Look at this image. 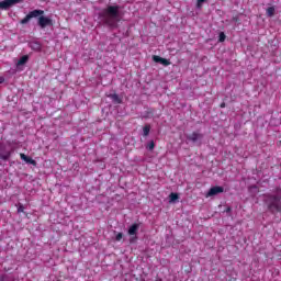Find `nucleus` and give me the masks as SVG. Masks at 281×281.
<instances>
[{"instance_id":"1","label":"nucleus","mask_w":281,"mask_h":281,"mask_svg":"<svg viewBox=\"0 0 281 281\" xmlns=\"http://www.w3.org/2000/svg\"><path fill=\"white\" fill-rule=\"evenodd\" d=\"M102 21L110 25V27H115L120 23V7H108L100 14Z\"/></svg>"},{"instance_id":"2","label":"nucleus","mask_w":281,"mask_h":281,"mask_svg":"<svg viewBox=\"0 0 281 281\" xmlns=\"http://www.w3.org/2000/svg\"><path fill=\"white\" fill-rule=\"evenodd\" d=\"M268 207L270 212L276 214V212H281V202L278 198H269L268 200Z\"/></svg>"},{"instance_id":"3","label":"nucleus","mask_w":281,"mask_h":281,"mask_svg":"<svg viewBox=\"0 0 281 281\" xmlns=\"http://www.w3.org/2000/svg\"><path fill=\"white\" fill-rule=\"evenodd\" d=\"M37 23H38L40 27H42V30H45V27H47V25H52V19L42 15L38 18Z\"/></svg>"},{"instance_id":"4","label":"nucleus","mask_w":281,"mask_h":281,"mask_svg":"<svg viewBox=\"0 0 281 281\" xmlns=\"http://www.w3.org/2000/svg\"><path fill=\"white\" fill-rule=\"evenodd\" d=\"M21 0H4L0 2V10H8V8H12V5L19 3Z\"/></svg>"},{"instance_id":"5","label":"nucleus","mask_w":281,"mask_h":281,"mask_svg":"<svg viewBox=\"0 0 281 281\" xmlns=\"http://www.w3.org/2000/svg\"><path fill=\"white\" fill-rule=\"evenodd\" d=\"M223 192H224L223 187H213L206 193V199H209V196H216V194H221Z\"/></svg>"},{"instance_id":"6","label":"nucleus","mask_w":281,"mask_h":281,"mask_svg":"<svg viewBox=\"0 0 281 281\" xmlns=\"http://www.w3.org/2000/svg\"><path fill=\"white\" fill-rule=\"evenodd\" d=\"M153 60H154V63H160V65H164L165 67H168V65H170L168 59L159 57L157 55L153 56Z\"/></svg>"},{"instance_id":"7","label":"nucleus","mask_w":281,"mask_h":281,"mask_svg":"<svg viewBox=\"0 0 281 281\" xmlns=\"http://www.w3.org/2000/svg\"><path fill=\"white\" fill-rule=\"evenodd\" d=\"M45 14V11H43V10H33V11H31L30 13H29V16L31 18V19H38V16L41 18L42 15H44Z\"/></svg>"},{"instance_id":"8","label":"nucleus","mask_w":281,"mask_h":281,"mask_svg":"<svg viewBox=\"0 0 281 281\" xmlns=\"http://www.w3.org/2000/svg\"><path fill=\"white\" fill-rule=\"evenodd\" d=\"M203 138V134L193 132L191 135L188 136V139H190L191 142H199V139Z\"/></svg>"},{"instance_id":"9","label":"nucleus","mask_w":281,"mask_h":281,"mask_svg":"<svg viewBox=\"0 0 281 281\" xmlns=\"http://www.w3.org/2000/svg\"><path fill=\"white\" fill-rule=\"evenodd\" d=\"M20 157L23 161H25L26 164H31L32 166H36V160L27 157L25 154H20Z\"/></svg>"},{"instance_id":"10","label":"nucleus","mask_w":281,"mask_h":281,"mask_svg":"<svg viewBox=\"0 0 281 281\" xmlns=\"http://www.w3.org/2000/svg\"><path fill=\"white\" fill-rule=\"evenodd\" d=\"M137 229H139L138 224H134L128 228V235L130 236H135L137 234Z\"/></svg>"},{"instance_id":"11","label":"nucleus","mask_w":281,"mask_h":281,"mask_svg":"<svg viewBox=\"0 0 281 281\" xmlns=\"http://www.w3.org/2000/svg\"><path fill=\"white\" fill-rule=\"evenodd\" d=\"M30 57H27V55L22 56L19 61H18V66L21 67V65H25V63H27Z\"/></svg>"},{"instance_id":"12","label":"nucleus","mask_w":281,"mask_h":281,"mask_svg":"<svg viewBox=\"0 0 281 281\" xmlns=\"http://www.w3.org/2000/svg\"><path fill=\"white\" fill-rule=\"evenodd\" d=\"M178 200H179V195L177 193H170V195H169L170 203H175Z\"/></svg>"},{"instance_id":"13","label":"nucleus","mask_w":281,"mask_h":281,"mask_svg":"<svg viewBox=\"0 0 281 281\" xmlns=\"http://www.w3.org/2000/svg\"><path fill=\"white\" fill-rule=\"evenodd\" d=\"M273 14H276V8L269 7L267 9V16H273Z\"/></svg>"},{"instance_id":"14","label":"nucleus","mask_w":281,"mask_h":281,"mask_svg":"<svg viewBox=\"0 0 281 281\" xmlns=\"http://www.w3.org/2000/svg\"><path fill=\"white\" fill-rule=\"evenodd\" d=\"M150 134V125H146L144 128H143V135L145 137H148V135Z\"/></svg>"},{"instance_id":"15","label":"nucleus","mask_w":281,"mask_h":281,"mask_svg":"<svg viewBox=\"0 0 281 281\" xmlns=\"http://www.w3.org/2000/svg\"><path fill=\"white\" fill-rule=\"evenodd\" d=\"M32 18H30V14H27L24 19H22L21 20V24L22 25H25L26 23H30V20H31Z\"/></svg>"},{"instance_id":"16","label":"nucleus","mask_w":281,"mask_h":281,"mask_svg":"<svg viewBox=\"0 0 281 281\" xmlns=\"http://www.w3.org/2000/svg\"><path fill=\"white\" fill-rule=\"evenodd\" d=\"M111 99L114 101V102H117V104H120V102H122L120 100V97L117 94H111Z\"/></svg>"},{"instance_id":"17","label":"nucleus","mask_w":281,"mask_h":281,"mask_svg":"<svg viewBox=\"0 0 281 281\" xmlns=\"http://www.w3.org/2000/svg\"><path fill=\"white\" fill-rule=\"evenodd\" d=\"M147 148H148V150H154L155 149V142H149L148 144H147Z\"/></svg>"},{"instance_id":"18","label":"nucleus","mask_w":281,"mask_h":281,"mask_svg":"<svg viewBox=\"0 0 281 281\" xmlns=\"http://www.w3.org/2000/svg\"><path fill=\"white\" fill-rule=\"evenodd\" d=\"M10 158V153L8 154H0V159H9Z\"/></svg>"},{"instance_id":"19","label":"nucleus","mask_w":281,"mask_h":281,"mask_svg":"<svg viewBox=\"0 0 281 281\" xmlns=\"http://www.w3.org/2000/svg\"><path fill=\"white\" fill-rule=\"evenodd\" d=\"M196 8H202L203 3H205V0H196Z\"/></svg>"},{"instance_id":"20","label":"nucleus","mask_w":281,"mask_h":281,"mask_svg":"<svg viewBox=\"0 0 281 281\" xmlns=\"http://www.w3.org/2000/svg\"><path fill=\"white\" fill-rule=\"evenodd\" d=\"M225 41V33H220V43Z\"/></svg>"},{"instance_id":"21","label":"nucleus","mask_w":281,"mask_h":281,"mask_svg":"<svg viewBox=\"0 0 281 281\" xmlns=\"http://www.w3.org/2000/svg\"><path fill=\"white\" fill-rule=\"evenodd\" d=\"M123 236H124V235H123L122 233H119V234L116 235V237H115V240H117V241L122 240Z\"/></svg>"},{"instance_id":"22","label":"nucleus","mask_w":281,"mask_h":281,"mask_svg":"<svg viewBox=\"0 0 281 281\" xmlns=\"http://www.w3.org/2000/svg\"><path fill=\"white\" fill-rule=\"evenodd\" d=\"M23 210H24V209H23V205H20V206L18 207V213L21 214V212H23Z\"/></svg>"},{"instance_id":"23","label":"nucleus","mask_w":281,"mask_h":281,"mask_svg":"<svg viewBox=\"0 0 281 281\" xmlns=\"http://www.w3.org/2000/svg\"><path fill=\"white\" fill-rule=\"evenodd\" d=\"M130 240L131 243H135V240H137V237H132Z\"/></svg>"},{"instance_id":"24","label":"nucleus","mask_w":281,"mask_h":281,"mask_svg":"<svg viewBox=\"0 0 281 281\" xmlns=\"http://www.w3.org/2000/svg\"><path fill=\"white\" fill-rule=\"evenodd\" d=\"M35 49H41V44H35Z\"/></svg>"},{"instance_id":"25","label":"nucleus","mask_w":281,"mask_h":281,"mask_svg":"<svg viewBox=\"0 0 281 281\" xmlns=\"http://www.w3.org/2000/svg\"><path fill=\"white\" fill-rule=\"evenodd\" d=\"M4 80L3 77H0V85H3Z\"/></svg>"},{"instance_id":"26","label":"nucleus","mask_w":281,"mask_h":281,"mask_svg":"<svg viewBox=\"0 0 281 281\" xmlns=\"http://www.w3.org/2000/svg\"><path fill=\"white\" fill-rule=\"evenodd\" d=\"M221 106H222V109H223V108H225V103H222V105H221Z\"/></svg>"}]
</instances>
